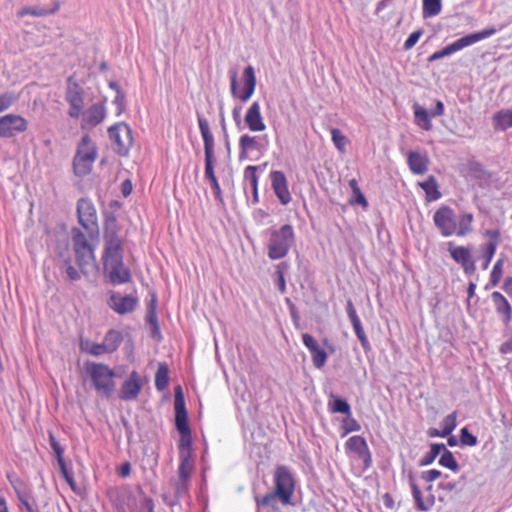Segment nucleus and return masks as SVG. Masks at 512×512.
<instances>
[{"mask_svg":"<svg viewBox=\"0 0 512 512\" xmlns=\"http://www.w3.org/2000/svg\"><path fill=\"white\" fill-rule=\"evenodd\" d=\"M103 240V270L109 282L114 286L129 283L132 280V273L124 264L123 239L118 234L117 223L114 219L106 222Z\"/></svg>","mask_w":512,"mask_h":512,"instance_id":"f257e3e1","label":"nucleus"},{"mask_svg":"<svg viewBox=\"0 0 512 512\" xmlns=\"http://www.w3.org/2000/svg\"><path fill=\"white\" fill-rule=\"evenodd\" d=\"M473 221L472 213H463L457 217L454 210L447 205H441L433 215L434 225L443 237H464L472 233Z\"/></svg>","mask_w":512,"mask_h":512,"instance_id":"f03ea898","label":"nucleus"},{"mask_svg":"<svg viewBox=\"0 0 512 512\" xmlns=\"http://www.w3.org/2000/svg\"><path fill=\"white\" fill-rule=\"evenodd\" d=\"M274 492L267 493L263 497L255 496L258 508L270 506L276 509V500L279 499L283 505L291 503L295 488V482L291 471L286 466H278L274 472Z\"/></svg>","mask_w":512,"mask_h":512,"instance_id":"7ed1b4c3","label":"nucleus"},{"mask_svg":"<svg viewBox=\"0 0 512 512\" xmlns=\"http://www.w3.org/2000/svg\"><path fill=\"white\" fill-rule=\"evenodd\" d=\"M198 125L204 142L205 179L209 181L215 199L219 202H223L222 191L214 172V163L216 161L214 154V136L210 130L208 120L201 115H198Z\"/></svg>","mask_w":512,"mask_h":512,"instance_id":"20e7f679","label":"nucleus"},{"mask_svg":"<svg viewBox=\"0 0 512 512\" xmlns=\"http://www.w3.org/2000/svg\"><path fill=\"white\" fill-rule=\"evenodd\" d=\"M84 369L97 394L109 398L114 393L115 373L107 364L87 361L84 363Z\"/></svg>","mask_w":512,"mask_h":512,"instance_id":"39448f33","label":"nucleus"},{"mask_svg":"<svg viewBox=\"0 0 512 512\" xmlns=\"http://www.w3.org/2000/svg\"><path fill=\"white\" fill-rule=\"evenodd\" d=\"M295 244V232L291 225L285 224L269 230L267 240V256L271 260H279L287 256Z\"/></svg>","mask_w":512,"mask_h":512,"instance_id":"423d86ee","label":"nucleus"},{"mask_svg":"<svg viewBox=\"0 0 512 512\" xmlns=\"http://www.w3.org/2000/svg\"><path fill=\"white\" fill-rule=\"evenodd\" d=\"M71 233L77 265L81 272L87 275L96 265L94 248L80 229L73 228Z\"/></svg>","mask_w":512,"mask_h":512,"instance_id":"0eeeda50","label":"nucleus"},{"mask_svg":"<svg viewBox=\"0 0 512 512\" xmlns=\"http://www.w3.org/2000/svg\"><path fill=\"white\" fill-rule=\"evenodd\" d=\"M496 31H497L496 29L491 27V28H485L481 31L465 35V36L457 39L453 43L447 45L442 50L433 53L430 56L429 61H435V60L444 58L446 56H450L453 53L460 51L465 47L471 46L481 40H484V39H487V38L493 36Z\"/></svg>","mask_w":512,"mask_h":512,"instance_id":"6e6552de","label":"nucleus"},{"mask_svg":"<svg viewBox=\"0 0 512 512\" xmlns=\"http://www.w3.org/2000/svg\"><path fill=\"white\" fill-rule=\"evenodd\" d=\"M108 135L111 140L114 151L120 156H126L132 146V131L124 122H119L108 129Z\"/></svg>","mask_w":512,"mask_h":512,"instance_id":"1a4fd4ad","label":"nucleus"},{"mask_svg":"<svg viewBox=\"0 0 512 512\" xmlns=\"http://www.w3.org/2000/svg\"><path fill=\"white\" fill-rule=\"evenodd\" d=\"M230 89L233 97L239 98L243 103L247 102L253 95L256 88V76L254 68L249 65L243 71L244 89L242 92L238 90L237 72L233 71L230 75Z\"/></svg>","mask_w":512,"mask_h":512,"instance_id":"9d476101","label":"nucleus"},{"mask_svg":"<svg viewBox=\"0 0 512 512\" xmlns=\"http://www.w3.org/2000/svg\"><path fill=\"white\" fill-rule=\"evenodd\" d=\"M77 215L80 225L89 233L98 229L97 214L93 203L85 198L77 202Z\"/></svg>","mask_w":512,"mask_h":512,"instance_id":"9b49d317","label":"nucleus"},{"mask_svg":"<svg viewBox=\"0 0 512 512\" xmlns=\"http://www.w3.org/2000/svg\"><path fill=\"white\" fill-rule=\"evenodd\" d=\"M27 128L28 122L20 115L7 114L0 117V138H12Z\"/></svg>","mask_w":512,"mask_h":512,"instance_id":"f8f14e48","label":"nucleus"},{"mask_svg":"<svg viewBox=\"0 0 512 512\" xmlns=\"http://www.w3.org/2000/svg\"><path fill=\"white\" fill-rule=\"evenodd\" d=\"M65 98L70 105L68 115L71 118H78L81 115V111L84 106L83 91L80 85L74 81L72 77L68 78Z\"/></svg>","mask_w":512,"mask_h":512,"instance_id":"ddd939ff","label":"nucleus"},{"mask_svg":"<svg viewBox=\"0 0 512 512\" xmlns=\"http://www.w3.org/2000/svg\"><path fill=\"white\" fill-rule=\"evenodd\" d=\"M108 306L119 315L132 313L139 303L137 295H122L118 292H112L108 299Z\"/></svg>","mask_w":512,"mask_h":512,"instance_id":"4468645a","label":"nucleus"},{"mask_svg":"<svg viewBox=\"0 0 512 512\" xmlns=\"http://www.w3.org/2000/svg\"><path fill=\"white\" fill-rule=\"evenodd\" d=\"M143 387L140 375L132 371L128 378L123 382L119 391V398L123 401H133L137 399Z\"/></svg>","mask_w":512,"mask_h":512,"instance_id":"2eb2a0df","label":"nucleus"},{"mask_svg":"<svg viewBox=\"0 0 512 512\" xmlns=\"http://www.w3.org/2000/svg\"><path fill=\"white\" fill-rule=\"evenodd\" d=\"M273 191L282 205H287L291 201V194L288 189V183L285 174L282 171H272L270 173Z\"/></svg>","mask_w":512,"mask_h":512,"instance_id":"dca6fc26","label":"nucleus"},{"mask_svg":"<svg viewBox=\"0 0 512 512\" xmlns=\"http://www.w3.org/2000/svg\"><path fill=\"white\" fill-rule=\"evenodd\" d=\"M302 341L311 354L313 365L318 369L322 368L328 357L325 350L322 349L314 337L308 333L302 335Z\"/></svg>","mask_w":512,"mask_h":512,"instance_id":"f3484780","label":"nucleus"},{"mask_svg":"<svg viewBox=\"0 0 512 512\" xmlns=\"http://www.w3.org/2000/svg\"><path fill=\"white\" fill-rule=\"evenodd\" d=\"M244 120L252 132H262L266 129V125L260 111V104L257 101L250 105Z\"/></svg>","mask_w":512,"mask_h":512,"instance_id":"a211bd4d","label":"nucleus"},{"mask_svg":"<svg viewBox=\"0 0 512 512\" xmlns=\"http://www.w3.org/2000/svg\"><path fill=\"white\" fill-rule=\"evenodd\" d=\"M106 116L105 106L101 103L91 105L83 114L82 128L95 127L100 124Z\"/></svg>","mask_w":512,"mask_h":512,"instance_id":"6ab92c4d","label":"nucleus"},{"mask_svg":"<svg viewBox=\"0 0 512 512\" xmlns=\"http://www.w3.org/2000/svg\"><path fill=\"white\" fill-rule=\"evenodd\" d=\"M491 299L496 313L505 325H508L512 319V307L508 300L498 291L491 294Z\"/></svg>","mask_w":512,"mask_h":512,"instance_id":"aec40b11","label":"nucleus"},{"mask_svg":"<svg viewBox=\"0 0 512 512\" xmlns=\"http://www.w3.org/2000/svg\"><path fill=\"white\" fill-rule=\"evenodd\" d=\"M261 140L262 137L260 136L242 135L239 139L240 160L248 158L249 154L253 151L260 152L263 149Z\"/></svg>","mask_w":512,"mask_h":512,"instance_id":"412c9836","label":"nucleus"},{"mask_svg":"<svg viewBox=\"0 0 512 512\" xmlns=\"http://www.w3.org/2000/svg\"><path fill=\"white\" fill-rule=\"evenodd\" d=\"M407 164L412 173L422 175L427 172L428 158L416 151H410L407 155Z\"/></svg>","mask_w":512,"mask_h":512,"instance_id":"4be33fe9","label":"nucleus"},{"mask_svg":"<svg viewBox=\"0 0 512 512\" xmlns=\"http://www.w3.org/2000/svg\"><path fill=\"white\" fill-rule=\"evenodd\" d=\"M95 160L96 159L90 157L87 154L85 156L75 155L73 160L75 174L78 176H85L89 174L92 170V166Z\"/></svg>","mask_w":512,"mask_h":512,"instance_id":"5701e85b","label":"nucleus"},{"mask_svg":"<svg viewBox=\"0 0 512 512\" xmlns=\"http://www.w3.org/2000/svg\"><path fill=\"white\" fill-rule=\"evenodd\" d=\"M345 446L348 450L356 453L359 457H370L368 445L366 443V440L362 436L357 435L350 437L347 440Z\"/></svg>","mask_w":512,"mask_h":512,"instance_id":"b1692460","label":"nucleus"},{"mask_svg":"<svg viewBox=\"0 0 512 512\" xmlns=\"http://www.w3.org/2000/svg\"><path fill=\"white\" fill-rule=\"evenodd\" d=\"M493 127L495 130L505 131L512 128V110L503 109L493 116Z\"/></svg>","mask_w":512,"mask_h":512,"instance_id":"393cba45","label":"nucleus"},{"mask_svg":"<svg viewBox=\"0 0 512 512\" xmlns=\"http://www.w3.org/2000/svg\"><path fill=\"white\" fill-rule=\"evenodd\" d=\"M13 488L19 501V508L26 512H40L38 505L30 494L20 490L16 485L13 484Z\"/></svg>","mask_w":512,"mask_h":512,"instance_id":"a878e982","label":"nucleus"},{"mask_svg":"<svg viewBox=\"0 0 512 512\" xmlns=\"http://www.w3.org/2000/svg\"><path fill=\"white\" fill-rule=\"evenodd\" d=\"M60 258V269L67 276V279L70 281H78L81 279V271L79 272L71 263V259L69 256H65L63 252L59 253Z\"/></svg>","mask_w":512,"mask_h":512,"instance_id":"bb28decb","label":"nucleus"},{"mask_svg":"<svg viewBox=\"0 0 512 512\" xmlns=\"http://www.w3.org/2000/svg\"><path fill=\"white\" fill-rule=\"evenodd\" d=\"M448 251L452 259L458 264L465 265L471 257V251L464 246H454L452 242L448 243Z\"/></svg>","mask_w":512,"mask_h":512,"instance_id":"cd10ccee","label":"nucleus"},{"mask_svg":"<svg viewBox=\"0 0 512 512\" xmlns=\"http://www.w3.org/2000/svg\"><path fill=\"white\" fill-rule=\"evenodd\" d=\"M410 486L417 509L421 511H428L434 504V496L430 495L426 500H424L420 489L412 480L410 481Z\"/></svg>","mask_w":512,"mask_h":512,"instance_id":"c85d7f7f","label":"nucleus"},{"mask_svg":"<svg viewBox=\"0 0 512 512\" xmlns=\"http://www.w3.org/2000/svg\"><path fill=\"white\" fill-rule=\"evenodd\" d=\"M419 185L425 191L428 201H436L441 198V193L434 176H429L427 180L419 183Z\"/></svg>","mask_w":512,"mask_h":512,"instance_id":"c756f323","label":"nucleus"},{"mask_svg":"<svg viewBox=\"0 0 512 512\" xmlns=\"http://www.w3.org/2000/svg\"><path fill=\"white\" fill-rule=\"evenodd\" d=\"M122 341V334L117 330L111 329L106 333L103 344L107 353H113L118 349Z\"/></svg>","mask_w":512,"mask_h":512,"instance_id":"7c9ffc66","label":"nucleus"},{"mask_svg":"<svg viewBox=\"0 0 512 512\" xmlns=\"http://www.w3.org/2000/svg\"><path fill=\"white\" fill-rule=\"evenodd\" d=\"M145 321L150 329L151 337L157 341H160L162 336L160 332L158 316L157 312L153 310V307L151 309H147Z\"/></svg>","mask_w":512,"mask_h":512,"instance_id":"2f4dec72","label":"nucleus"},{"mask_svg":"<svg viewBox=\"0 0 512 512\" xmlns=\"http://www.w3.org/2000/svg\"><path fill=\"white\" fill-rule=\"evenodd\" d=\"M330 398L332 399V402L328 403V407L332 413H341L346 416L352 414L351 407L345 399H342L333 393L330 394Z\"/></svg>","mask_w":512,"mask_h":512,"instance_id":"473e14b6","label":"nucleus"},{"mask_svg":"<svg viewBox=\"0 0 512 512\" xmlns=\"http://www.w3.org/2000/svg\"><path fill=\"white\" fill-rule=\"evenodd\" d=\"M80 350L92 356H101L107 353L103 342L96 343L89 339H81Z\"/></svg>","mask_w":512,"mask_h":512,"instance_id":"72a5a7b5","label":"nucleus"},{"mask_svg":"<svg viewBox=\"0 0 512 512\" xmlns=\"http://www.w3.org/2000/svg\"><path fill=\"white\" fill-rule=\"evenodd\" d=\"M414 115H415V120H416V123L418 126H420L422 129H424L426 131L431 130L432 122H431L430 117H432V116H431L430 112H428L425 108L416 104V105H414Z\"/></svg>","mask_w":512,"mask_h":512,"instance_id":"f704fd0d","label":"nucleus"},{"mask_svg":"<svg viewBox=\"0 0 512 512\" xmlns=\"http://www.w3.org/2000/svg\"><path fill=\"white\" fill-rule=\"evenodd\" d=\"M169 369L165 363H160L155 374V387L158 391H164L169 384Z\"/></svg>","mask_w":512,"mask_h":512,"instance_id":"c9c22d12","label":"nucleus"},{"mask_svg":"<svg viewBox=\"0 0 512 512\" xmlns=\"http://www.w3.org/2000/svg\"><path fill=\"white\" fill-rule=\"evenodd\" d=\"M86 154L90 157H93L94 159L97 157L96 146L87 134L82 137L76 152V155L80 156H85Z\"/></svg>","mask_w":512,"mask_h":512,"instance_id":"e433bc0d","label":"nucleus"},{"mask_svg":"<svg viewBox=\"0 0 512 512\" xmlns=\"http://www.w3.org/2000/svg\"><path fill=\"white\" fill-rule=\"evenodd\" d=\"M442 9V0H422V15L430 18L438 15Z\"/></svg>","mask_w":512,"mask_h":512,"instance_id":"4c0bfd02","label":"nucleus"},{"mask_svg":"<svg viewBox=\"0 0 512 512\" xmlns=\"http://www.w3.org/2000/svg\"><path fill=\"white\" fill-rule=\"evenodd\" d=\"M442 450H445V445L442 443H433L430 446V451L427 452L420 460L421 466H428L432 464Z\"/></svg>","mask_w":512,"mask_h":512,"instance_id":"58836bf2","label":"nucleus"},{"mask_svg":"<svg viewBox=\"0 0 512 512\" xmlns=\"http://www.w3.org/2000/svg\"><path fill=\"white\" fill-rule=\"evenodd\" d=\"M181 462L178 468V478L182 479H190V475L193 469V462L191 461L189 457V453L184 454L181 453Z\"/></svg>","mask_w":512,"mask_h":512,"instance_id":"ea45409f","label":"nucleus"},{"mask_svg":"<svg viewBox=\"0 0 512 512\" xmlns=\"http://www.w3.org/2000/svg\"><path fill=\"white\" fill-rule=\"evenodd\" d=\"M439 464L445 468L450 469L453 472H457L459 470V464L457 463L453 453L449 451L446 447L445 450H442L441 452Z\"/></svg>","mask_w":512,"mask_h":512,"instance_id":"a19ab883","label":"nucleus"},{"mask_svg":"<svg viewBox=\"0 0 512 512\" xmlns=\"http://www.w3.org/2000/svg\"><path fill=\"white\" fill-rule=\"evenodd\" d=\"M59 9V5L57 4L53 9L47 10L41 7H24L18 12L19 17H24L26 15H31L35 17H42L56 12Z\"/></svg>","mask_w":512,"mask_h":512,"instance_id":"79ce46f5","label":"nucleus"},{"mask_svg":"<svg viewBox=\"0 0 512 512\" xmlns=\"http://www.w3.org/2000/svg\"><path fill=\"white\" fill-rule=\"evenodd\" d=\"M175 425L182 436V442H184L185 438L191 434V430L188 424V414L175 415Z\"/></svg>","mask_w":512,"mask_h":512,"instance_id":"37998d69","label":"nucleus"},{"mask_svg":"<svg viewBox=\"0 0 512 512\" xmlns=\"http://www.w3.org/2000/svg\"><path fill=\"white\" fill-rule=\"evenodd\" d=\"M342 429V437H345L351 432H356L361 429L360 424L352 417V414L349 416H346L341 424Z\"/></svg>","mask_w":512,"mask_h":512,"instance_id":"c03bdc74","label":"nucleus"},{"mask_svg":"<svg viewBox=\"0 0 512 512\" xmlns=\"http://www.w3.org/2000/svg\"><path fill=\"white\" fill-rule=\"evenodd\" d=\"M456 419H457L456 412H452L451 414L447 415L443 419L442 424H441L443 427L442 434L449 436L454 431V429L457 426Z\"/></svg>","mask_w":512,"mask_h":512,"instance_id":"a18cd8bd","label":"nucleus"},{"mask_svg":"<svg viewBox=\"0 0 512 512\" xmlns=\"http://www.w3.org/2000/svg\"><path fill=\"white\" fill-rule=\"evenodd\" d=\"M331 136H332V141H333L335 147L340 152H344L347 142H348L347 137L345 135H343L342 132L337 128H333L331 130Z\"/></svg>","mask_w":512,"mask_h":512,"instance_id":"49530a36","label":"nucleus"},{"mask_svg":"<svg viewBox=\"0 0 512 512\" xmlns=\"http://www.w3.org/2000/svg\"><path fill=\"white\" fill-rule=\"evenodd\" d=\"M504 260L498 259L496 263L494 264L491 274H490V284L492 286L498 285L501 277H502V270H503Z\"/></svg>","mask_w":512,"mask_h":512,"instance_id":"de8ad7c7","label":"nucleus"},{"mask_svg":"<svg viewBox=\"0 0 512 512\" xmlns=\"http://www.w3.org/2000/svg\"><path fill=\"white\" fill-rule=\"evenodd\" d=\"M496 243L495 242H488L483 247V256L485 258L484 263L482 265V268L485 270L488 268L495 252H496Z\"/></svg>","mask_w":512,"mask_h":512,"instance_id":"09e8293b","label":"nucleus"},{"mask_svg":"<svg viewBox=\"0 0 512 512\" xmlns=\"http://www.w3.org/2000/svg\"><path fill=\"white\" fill-rule=\"evenodd\" d=\"M49 441L52 450L54 451L58 464H62L64 461V447L56 440L55 436L52 433H49Z\"/></svg>","mask_w":512,"mask_h":512,"instance_id":"8fccbe9b","label":"nucleus"},{"mask_svg":"<svg viewBox=\"0 0 512 512\" xmlns=\"http://www.w3.org/2000/svg\"><path fill=\"white\" fill-rule=\"evenodd\" d=\"M259 169V166L249 165L244 170V178L250 182L251 188L258 186L257 171Z\"/></svg>","mask_w":512,"mask_h":512,"instance_id":"3c124183","label":"nucleus"},{"mask_svg":"<svg viewBox=\"0 0 512 512\" xmlns=\"http://www.w3.org/2000/svg\"><path fill=\"white\" fill-rule=\"evenodd\" d=\"M288 264L286 262H281L276 266V275H277V285L279 290L284 293L286 290V282L284 278V270L288 269Z\"/></svg>","mask_w":512,"mask_h":512,"instance_id":"603ef678","label":"nucleus"},{"mask_svg":"<svg viewBox=\"0 0 512 512\" xmlns=\"http://www.w3.org/2000/svg\"><path fill=\"white\" fill-rule=\"evenodd\" d=\"M460 441L465 446H476L478 443L477 437L471 434L468 428L464 427L460 430Z\"/></svg>","mask_w":512,"mask_h":512,"instance_id":"864d4df0","label":"nucleus"},{"mask_svg":"<svg viewBox=\"0 0 512 512\" xmlns=\"http://www.w3.org/2000/svg\"><path fill=\"white\" fill-rule=\"evenodd\" d=\"M17 97L13 92H5L0 95V113L6 111L16 101Z\"/></svg>","mask_w":512,"mask_h":512,"instance_id":"5fc2aeb1","label":"nucleus"},{"mask_svg":"<svg viewBox=\"0 0 512 512\" xmlns=\"http://www.w3.org/2000/svg\"><path fill=\"white\" fill-rule=\"evenodd\" d=\"M188 479H182L178 478L176 484H175V496L178 500L183 499L186 497L188 493Z\"/></svg>","mask_w":512,"mask_h":512,"instance_id":"6e6d98bb","label":"nucleus"},{"mask_svg":"<svg viewBox=\"0 0 512 512\" xmlns=\"http://www.w3.org/2000/svg\"><path fill=\"white\" fill-rule=\"evenodd\" d=\"M421 35H422V31L421 30H418V31H415V32L411 33L408 36V38L406 39V41L404 42V48L406 50H409L412 47H414L415 44L418 42L419 38L421 37Z\"/></svg>","mask_w":512,"mask_h":512,"instance_id":"4d7b16f0","label":"nucleus"},{"mask_svg":"<svg viewBox=\"0 0 512 512\" xmlns=\"http://www.w3.org/2000/svg\"><path fill=\"white\" fill-rule=\"evenodd\" d=\"M346 312H347L349 320L351 321V324L360 322V318L357 315L356 309L351 300H348V302L346 304Z\"/></svg>","mask_w":512,"mask_h":512,"instance_id":"13d9d810","label":"nucleus"},{"mask_svg":"<svg viewBox=\"0 0 512 512\" xmlns=\"http://www.w3.org/2000/svg\"><path fill=\"white\" fill-rule=\"evenodd\" d=\"M113 104L117 106V115H120L125 110V96L122 91L116 93Z\"/></svg>","mask_w":512,"mask_h":512,"instance_id":"bf43d9fd","label":"nucleus"},{"mask_svg":"<svg viewBox=\"0 0 512 512\" xmlns=\"http://www.w3.org/2000/svg\"><path fill=\"white\" fill-rule=\"evenodd\" d=\"M442 475L441 471L431 469L422 473V478L427 482H433Z\"/></svg>","mask_w":512,"mask_h":512,"instance_id":"052dcab7","label":"nucleus"},{"mask_svg":"<svg viewBox=\"0 0 512 512\" xmlns=\"http://www.w3.org/2000/svg\"><path fill=\"white\" fill-rule=\"evenodd\" d=\"M174 409H175V415L188 414L186 407H185V401H184V399H180V397H175Z\"/></svg>","mask_w":512,"mask_h":512,"instance_id":"680f3d73","label":"nucleus"},{"mask_svg":"<svg viewBox=\"0 0 512 512\" xmlns=\"http://www.w3.org/2000/svg\"><path fill=\"white\" fill-rule=\"evenodd\" d=\"M174 409H175V415L188 414L186 407H185V401H184V399H180V397H175Z\"/></svg>","mask_w":512,"mask_h":512,"instance_id":"e2e57ef3","label":"nucleus"},{"mask_svg":"<svg viewBox=\"0 0 512 512\" xmlns=\"http://www.w3.org/2000/svg\"><path fill=\"white\" fill-rule=\"evenodd\" d=\"M60 467V470L63 474V477L67 481V483L71 486L72 489H74V479L71 473L67 470L65 462H62V464H58Z\"/></svg>","mask_w":512,"mask_h":512,"instance_id":"0e129e2a","label":"nucleus"},{"mask_svg":"<svg viewBox=\"0 0 512 512\" xmlns=\"http://www.w3.org/2000/svg\"><path fill=\"white\" fill-rule=\"evenodd\" d=\"M140 512H154V502L151 498H143Z\"/></svg>","mask_w":512,"mask_h":512,"instance_id":"69168bd1","label":"nucleus"},{"mask_svg":"<svg viewBox=\"0 0 512 512\" xmlns=\"http://www.w3.org/2000/svg\"><path fill=\"white\" fill-rule=\"evenodd\" d=\"M354 197H355L354 202L356 204H359V205L363 206L364 208H366L368 206V202L360 189H357V191L354 192Z\"/></svg>","mask_w":512,"mask_h":512,"instance_id":"338daca9","label":"nucleus"},{"mask_svg":"<svg viewBox=\"0 0 512 512\" xmlns=\"http://www.w3.org/2000/svg\"><path fill=\"white\" fill-rule=\"evenodd\" d=\"M499 351L501 354L512 353V339L501 344Z\"/></svg>","mask_w":512,"mask_h":512,"instance_id":"774afa93","label":"nucleus"}]
</instances>
